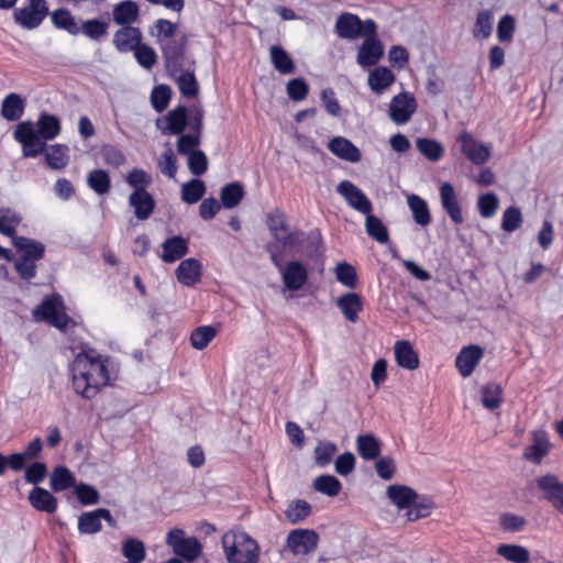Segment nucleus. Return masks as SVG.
<instances>
[{"instance_id": "obj_14", "label": "nucleus", "mask_w": 563, "mask_h": 563, "mask_svg": "<svg viewBox=\"0 0 563 563\" xmlns=\"http://www.w3.org/2000/svg\"><path fill=\"white\" fill-rule=\"evenodd\" d=\"M439 194L442 209L449 216L451 221L454 224H462L464 217L454 186L449 181H444L439 188Z\"/></svg>"}, {"instance_id": "obj_7", "label": "nucleus", "mask_w": 563, "mask_h": 563, "mask_svg": "<svg viewBox=\"0 0 563 563\" xmlns=\"http://www.w3.org/2000/svg\"><path fill=\"white\" fill-rule=\"evenodd\" d=\"M418 107L415 96L409 91H401L394 96L389 103V119L397 125L410 121Z\"/></svg>"}, {"instance_id": "obj_42", "label": "nucleus", "mask_w": 563, "mask_h": 563, "mask_svg": "<svg viewBox=\"0 0 563 563\" xmlns=\"http://www.w3.org/2000/svg\"><path fill=\"white\" fill-rule=\"evenodd\" d=\"M87 185L99 196L110 191L111 179L109 174L103 169H93L87 176Z\"/></svg>"}, {"instance_id": "obj_28", "label": "nucleus", "mask_w": 563, "mask_h": 563, "mask_svg": "<svg viewBox=\"0 0 563 563\" xmlns=\"http://www.w3.org/2000/svg\"><path fill=\"white\" fill-rule=\"evenodd\" d=\"M336 307L350 322H356L363 309L362 297L356 292H347L336 299Z\"/></svg>"}, {"instance_id": "obj_38", "label": "nucleus", "mask_w": 563, "mask_h": 563, "mask_svg": "<svg viewBox=\"0 0 563 563\" xmlns=\"http://www.w3.org/2000/svg\"><path fill=\"white\" fill-rule=\"evenodd\" d=\"M45 161L52 169L60 170L68 164V146L54 144L45 148Z\"/></svg>"}, {"instance_id": "obj_52", "label": "nucleus", "mask_w": 563, "mask_h": 563, "mask_svg": "<svg viewBox=\"0 0 563 563\" xmlns=\"http://www.w3.org/2000/svg\"><path fill=\"white\" fill-rule=\"evenodd\" d=\"M177 84L180 93L187 98H195L198 95L199 86L195 77L194 70L183 71L178 78Z\"/></svg>"}, {"instance_id": "obj_54", "label": "nucleus", "mask_w": 563, "mask_h": 563, "mask_svg": "<svg viewBox=\"0 0 563 563\" xmlns=\"http://www.w3.org/2000/svg\"><path fill=\"white\" fill-rule=\"evenodd\" d=\"M493 30V13L488 10H482L477 13L475 26L473 30L474 37L487 38Z\"/></svg>"}, {"instance_id": "obj_58", "label": "nucleus", "mask_w": 563, "mask_h": 563, "mask_svg": "<svg viewBox=\"0 0 563 563\" xmlns=\"http://www.w3.org/2000/svg\"><path fill=\"white\" fill-rule=\"evenodd\" d=\"M277 240V245L279 246L280 251L285 254V250L292 251L296 249H299L303 241H305V233L301 231H294L288 232L287 230L285 233H282Z\"/></svg>"}, {"instance_id": "obj_5", "label": "nucleus", "mask_w": 563, "mask_h": 563, "mask_svg": "<svg viewBox=\"0 0 563 563\" xmlns=\"http://www.w3.org/2000/svg\"><path fill=\"white\" fill-rule=\"evenodd\" d=\"M166 543L173 549L174 553L188 561H195L201 553L202 547L196 537L186 538L185 531L174 528L166 536Z\"/></svg>"}, {"instance_id": "obj_27", "label": "nucleus", "mask_w": 563, "mask_h": 563, "mask_svg": "<svg viewBox=\"0 0 563 563\" xmlns=\"http://www.w3.org/2000/svg\"><path fill=\"white\" fill-rule=\"evenodd\" d=\"M550 442L544 431H534L532 434V443L526 448L523 456L526 460L540 463L549 453Z\"/></svg>"}, {"instance_id": "obj_36", "label": "nucleus", "mask_w": 563, "mask_h": 563, "mask_svg": "<svg viewBox=\"0 0 563 563\" xmlns=\"http://www.w3.org/2000/svg\"><path fill=\"white\" fill-rule=\"evenodd\" d=\"M76 485L74 474L66 466H56L49 476V486L54 492H64Z\"/></svg>"}, {"instance_id": "obj_47", "label": "nucleus", "mask_w": 563, "mask_h": 563, "mask_svg": "<svg viewBox=\"0 0 563 563\" xmlns=\"http://www.w3.org/2000/svg\"><path fill=\"white\" fill-rule=\"evenodd\" d=\"M21 217L10 208H0V233L13 240Z\"/></svg>"}, {"instance_id": "obj_40", "label": "nucleus", "mask_w": 563, "mask_h": 563, "mask_svg": "<svg viewBox=\"0 0 563 563\" xmlns=\"http://www.w3.org/2000/svg\"><path fill=\"white\" fill-rule=\"evenodd\" d=\"M312 512L311 505L303 499L292 500L285 510L286 519L292 523H299L307 519Z\"/></svg>"}, {"instance_id": "obj_55", "label": "nucleus", "mask_w": 563, "mask_h": 563, "mask_svg": "<svg viewBox=\"0 0 563 563\" xmlns=\"http://www.w3.org/2000/svg\"><path fill=\"white\" fill-rule=\"evenodd\" d=\"M286 92L290 100L299 102L307 98L309 85L301 77L292 78L286 85Z\"/></svg>"}, {"instance_id": "obj_9", "label": "nucleus", "mask_w": 563, "mask_h": 563, "mask_svg": "<svg viewBox=\"0 0 563 563\" xmlns=\"http://www.w3.org/2000/svg\"><path fill=\"white\" fill-rule=\"evenodd\" d=\"M336 192L341 195L346 203L362 214L371 213L373 210L372 201L352 181L342 180L336 186Z\"/></svg>"}, {"instance_id": "obj_41", "label": "nucleus", "mask_w": 563, "mask_h": 563, "mask_svg": "<svg viewBox=\"0 0 563 563\" xmlns=\"http://www.w3.org/2000/svg\"><path fill=\"white\" fill-rule=\"evenodd\" d=\"M244 196L243 186L239 183L227 184L221 188L220 198L221 205L225 209H232L236 207Z\"/></svg>"}, {"instance_id": "obj_29", "label": "nucleus", "mask_w": 563, "mask_h": 563, "mask_svg": "<svg viewBox=\"0 0 563 563\" xmlns=\"http://www.w3.org/2000/svg\"><path fill=\"white\" fill-rule=\"evenodd\" d=\"M13 246L21 253V257L40 261L44 257L45 245L36 240L25 236H13Z\"/></svg>"}, {"instance_id": "obj_26", "label": "nucleus", "mask_w": 563, "mask_h": 563, "mask_svg": "<svg viewBox=\"0 0 563 563\" xmlns=\"http://www.w3.org/2000/svg\"><path fill=\"white\" fill-rule=\"evenodd\" d=\"M394 354L398 366L409 371L419 367V356L409 341H397L394 346Z\"/></svg>"}, {"instance_id": "obj_15", "label": "nucleus", "mask_w": 563, "mask_h": 563, "mask_svg": "<svg viewBox=\"0 0 563 563\" xmlns=\"http://www.w3.org/2000/svg\"><path fill=\"white\" fill-rule=\"evenodd\" d=\"M384 54V47L376 33L367 34L358 48L356 60L362 67H371L378 63Z\"/></svg>"}, {"instance_id": "obj_57", "label": "nucleus", "mask_w": 563, "mask_h": 563, "mask_svg": "<svg viewBox=\"0 0 563 563\" xmlns=\"http://www.w3.org/2000/svg\"><path fill=\"white\" fill-rule=\"evenodd\" d=\"M335 277L336 280L345 287L355 288L357 285L356 269L346 262H342L336 265Z\"/></svg>"}, {"instance_id": "obj_23", "label": "nucleus", "mask_w": 563, "mask_h": 563, "mask_svg": "<svg viewBox=\"0 0 563 563\" xmlns=\"http://www.w3.org/2000/svg\"><path fill=\"white\" fill-rule=\"evenodd\" d=\"M140 8L132 0H124L114 4L112 10V19L117 25L132 26L139 20Z\"/></svg>"}, {"instance_id": "obj_61", "label": "nucleus", "mask_w": 563, "mask_h": 563, "mask_svg": "<svg viewBox=\"0 0 563 563\" xmlns=\"http://www.w3.org/2000/svg\"><path fill=\"white\" fill-rule=\"evenodd\" d=\"M522 224V214L519 208L508 207L503 213L501 229L505 232H514Z\"/></svg>"}, {"instance_id": "obj_30", "label": "nucleus", "mask_w": 563, "mask_h": 563, "mask_svg": "<svg viewBox=\"0 0 563 563\" xmlns=\"http://www.w3.org/2000/svg\"><path fill=\"white\" fill-rule=\"evenodd\" d=\"M24 109V99L19 93L11 92L2 100L0 113L7 121L13 122L21 119Z\"/></svg>"}, {"instance_id": "obj_46", "label": "nucleus", "mask_w": 563, "mask_h": 563, "mask_svg": "<svg viewBox=\"0 0 563 563\" xmlns=\"http://www.w3.org/2000/svg\"><path fill=\"white\" fill-rule=\"evenodd\" d=\"M497 554L511 563H528L530 558L529 551L518 544H500Z\"/></svg>"}, {"instance_id": "obj_4", "label": "nucleus", "mask_w": 563, "mask_h": 563, "mask_svg": "<svg viewBox=\"0 0 563 563\" xmlns=\"http://www.w3.org/2000/svg\"><path fill=\"white\" fill-rule=\"evenodd\" d=\"M335 33L341 38L355 40L360 36L376 33V23L367 19L362 21L356 14L344 12L338 16Z\"/></svg>"}, {"instance_id": "obj_37", "label": "nucleus", "mask_w": 563, "mask_h": 563, "mask_svg": "<svg viewBox=\"0 0 563 563\" xmlns=\"http://www.w3.org/2000/svg\"><path fill=\"white\" fill-rule=\"evenodd\" d=\"M407 202L412 212L415 222L421 227L429 225L431 222V214L427 201L412 194L408 196Z\"/></svg>"}, {"instance_id": "obj_56", "label": "nucleus", "mask_w": 563, "mask_h": 563, "mask_svg": "<svg viewBox=\"0 0 563 563\" xmlns=\"http://www.w3.org/2000/svg\"><path fill=\"white\" fill-rule=\"evenodd\" d=\"M499 207V199L496 194H483L477 199L478 212L483 218H492L495 216Z\"/></svg>"}, {"instance_id": "obj_20", "label": "nucleus", "mask_w": 563, "mask_h": 563, "mask_svg": "<svg viewBox=\"0 0 563 563\" xmlns=\"http://www.w3.org/2000/svg\"><path fill=\"white\" fill-rule=\"evenodd\" d=\"M386 495L398 510H407L418 499V494L413 488L401 484L389 485Z\"/></svg>"}, {"instance_id": "obj_53", "label": "nucleus", "mask_w": 563, "mask_h": 563, "mask_svg": "<svg viewBox=\"0 0 563 563\" xmlns=\"http://www.w3.org/2000/svg\"><path fill=\"white\" fill-rule=\"evenodd\" d=\"M216 329L211 325H201L195 329L190 335V342L194 349L203 350L216 336Z\"/></svg>"}, {"instance_id": "obj_39", "label": "nucleus", "mask_w": 563, "mask_h": 563, "mask_svg": "<svg viewBox=\"0 0 563 563\" xmlns=\"http://www.w3.org/2000/svg\"><path fill=\"white\" fill-rule=\"evenodd\" d=\"M416 147L430 162H439L444 155L443 145L434 139L418 137L416 140Z\"/></svg>"}, {"instance_id": "obj_13", "label": "nucleus", "mask_w": 563, "mask_h": 563, "mask_svg": "<svg viewBox=\"0 0 563 563\" xmlns=\"http://www.w3.org/2000/svg\"><path fill=\"white\" fill-rule=\"evenodd\" d=\"M188 123L187 108L178 106L156 120V128L164 135L180 134Z\"/></svg>"}, {"instance_id": "obj_43", "label": "nucleus", "mask_w": 563, "mask_h": 563, "mask_svg": "<svg viewBox=\"0 0 563 563\" xmlns=\"http://www.w3.org/2000/svg\"><path fill=\"white\" fill-rule=\"evenodd\" d=\"M482 404L486 409L495 410L503 402V388L499 384L489 383L482 387Z\"/></svg>"}, {"instance_id": "obj_60", "label": "nucleus", "mask_w": 563, "mask_h": 563, "mask_svg": "<svg viewBox=\"0 0 563 563\" xmlns=\"http://www.w3.org/2000/svg\"><path fill=\"white\" fill-rule=\"evenodd\" d=\"M170 97H172V90L168 86H166V85L155 86L151 92L152 107L157 112H163L167 108Z\"/></svg>"}, {"instance_id": "obj_34", "label": "nucleus", "mask_w": 563, "mask_h": 563, "mask_svg": "<svg viewBox=\"0 0 563 563\" xmlns=\"http://www.w3.org/2000/svg\"><path fill=\"white\" fill-rule=\"evenodd\" d=\"M53 25L58 30H64L70 35H77L80 32L75 16L68 9L60 8L48 14Z\"/></svg>"}, {"instance_id": "obj_8", "label": "nucleus", "mask_w": 563, "mask_h": 563, "mask_svg": "<svg viewBox=\"0 0 563 563\" xmlns=\"http://www.w3.org/2000/svg\"><path fill=\"white\" fill-rule=\"evenodd\" d=\"M319 534L311 529H294L286 539L287 548L294 555H307L318 548Z\"/></svg>"}, {"instance_id": "obj_22", "label": "nucleus", "mask_w": 563, "mask_h": 563, "mask_svg": "<svg viewBox=\"0 0 563 563\" xmlns=\"http://www.w3.org/2000/svg\"><path fill=\"white\" fill-rule=\"evenodd\" d=\"M162 54L167 68L174 71L180 70L185 55V41L177 38L165 41L162 44Z\"/></svg>"}, {"instance_id": "obj_16", "label": "nucleus", "mask_w": 563, "mask_h": 563, "mask_svg": "<svg viewBox=\"0 0 563 563\" xmlns=\"http://www.w3.org/2000/svg\"><path fill=\"white\" fill-rule=\"evenodd\" d=\"M484 350L479 345L464 346L455 358V366L463 377H468L482 360Z\"/></svg>"}, {"instance_id": "obj_35", "label": "nucleus", "mask_w": 563, "mask_h": 563, "mask_svg": "<svg viewBox=\"0 0 563 563\" xmlns=\"http://www.w3.org/2000/svg\"><path fill=\"white\" fill-rule=\"evenodd\" d=\"M356 449L365 461L376 460L380 454V443L373 434H361L356 438Z\"/></svg>"}, {"instance_id": "obj_2", "label": "nucleus", "mask_w": 563, "mask_h": 563, "mask_svg": "<svg viewBox=\"0 0 563 563\" xmlns=\"http://www.w3.org/2000/svg\"><path fill=\"white\" fill-rule=\"evenodd\" d=\"M267 252L280 273L285 287L290 291L301 289L308 279V272L303 264L298 261L285 263V254L277 244H268Z\"/></svg>"}, {"instance_id": "obj_51", "label": "nucleus", "mask_w": 563, "mask_h": 563, "mask_svg": "<svg viewBox=\"0 0 563 563\" xmlns=\"http://www.w3.org/2000/svg\"><path fill=\"white\" fill-rule=\"evenodd\" d=\"M122 553L126 563H141L145 558L144 543L137 539H129L122 545Z\"/></svg>"}, {"instance_id": "obj_63", "label": "nucleus", "mask_w": 563, "mask_h": 563, "mask_svg": "<svg viewBox=\"0 0 563 563\" xmlns=\"http://www.w3.org/2000/svg\"><path fill=\"white\" fill-rule=\"evenodd\" d=\"M434 507L435 505L431 500L417 501L416 499L415 504L407 509L405 516L408 521H416L430 516Z\"/></svg>"}, {"instance_id": "obj_44", "label": "nucleus", "mask_w": 563, "mask_h": 563, "mask_svg": "<svg viewBox=\"0 0 563 563\" xmlns=\"http://www.w3.org/2000/svg\"><path fill=\"white\" fill-rule=\"evenodd\" d=\"M80 32L92 41H100L107 36L109 29V21H101L99 19L86 20L79 26Z\"/></svg>"}, {"instance_id": "obj_1", "label": "nucleus", "mask_w": 563, "mask_h": 563, "mask_svg": "<svg viewBox=\"0 0 563 563\" xmlns=\"http://www.w3.org/2000/svg\"><path fill=\"white\" fill-rule=\"evenodd\" d=\"M109 363L110 358L95 349H82L69 365L76 394L85 399H91L101 388L109 385L111 379Z\"/></svg>"}, {"instance_id": "obj_25", "label": "nucleus", "mask_w": 563, "mask_h": 563, "mask_svg": "<svg viewBox=\"0 0 563 563\" xmlns=\"http://www.w3.org/2000/svg\"><path fill=\"white\" fill-rule=\"evenodd\" d=\"M161 258L164 263H174L183 258L188 252V242L180 235L166 239L162 244Z\"/></svg>"}, {"instance_id": "obj_11", "label": "nucleus", "mask_w": 563, "mask_h": 563, "mask_svg": "<svg viewBox=\"0 0 563 563\" xmlns=\"http://www.w3.org/2000/svg\"><path fill=\"white\" fill-rule=\"evenodd\" d=\"M536 483L538 488L543 493V498L563 515V483L552 474L538 477Z\"/></svg>"}, {"instance_id": "obj_32", "label": "nucleus", "mask_w": 563, "mask_h": 563, "mask_svg": "<svg viewBox=\"0 0 563 563\" xmlns=\"http://www.w3.org/2000/svg\"><path fill=\"white\" fill-rule=\"evenodd\" d=\"M37 135L41 136L45 142L54 140L60 133V121L56 115L48 113H41L37 122Z\"/></svg>"}, {"instance_id": "obj_18", "label": "nucleus", "mask_w": 563, "mask_h": 563, "mask_svg": "<svg viewBox=\"0 0 563 563\" xmlns=\"http://www.w3.org/2000/svg\"><path fill=\"white\" fill-rule=\"evenodd\" d=\"M143 40V34L139 27L121 26L113 34L112 43L120 53L132 52Z\"/></svg>"}, {"instance_id": "obj_19", "label": "nucleus", "mask_w": 563, "mask_h": 563, "mask_svg": "<svg viewBox=\"0 0 563 563\" xmlns=\"http://www.w3.org/2000/svg\"><path fill=\"white\" fill-rule=\"evenodd\" d=\"M175 274L183 286L194 287L201 279L202 265L196 258H186L180 262Z\"/></svg>"}, {"instance_id": "obj_21", "label": "nucleus", "mask_w": 563, "mask_h": 563, "mask_svg": "<svg viewBox=\"0 0 563 563\" xmlns=\"http://www.w3.org/2000/svg\"><path fill=\"white\" fill-rule=\"evenodd\" d=\"M329 151L336 157L350 163L361 161V151L349 140L343 136H335L328 143Z\"/></svg>"}, {"instance_id": "obj_49", "label": "nucleus", "mask_w": 563, "mask_h": 563, "mask_svg": "<svg viewBox=\"0 0 563 563\" xmlns=\"http://www.w3.org/2000/svg\"><path fill=\"white\" fill-rule=\"evenodd\" d=\"M313 488L323 495L334 497L341 492L342 484L335 476L324 474L314 479Z\"/></svg>"}, {"instance_id": "obj_12", "label": "nucleus", "mask_w": 563, "mask_h": 563, "mask_svg": "<svg viewBox=\"0 0 563 563\" xmlns=\"http://www.w3.org/2000/svg\"><path fill=\"white\" fill-rule=\"evenodd\" d=\"M457 142L461 145L462 153L475 165L485 164L490 157V150L488 146L478 142L468 132H462L457 136Z\"/></svg>"}, {"instance_id": "obj_3", "label": "nucleus", "mask_w": 563, "mask_h": 563, "mask_svg": "<svg viewBox=\"0 0 563 563\" xmlns=\"http://www.w3.org/2000/svg\"><path fill=\"white\" fill-rule=\"evenodd\" d=\"M49 8L46 0H25L13 10V21L23 30H35L48 16Z\"/></svg>"}, {"instance_id": "obj_59", "label": "nucleus", "mask_w": 563, "mask_h": 563, "mask_svg": "<svg viewBox=\"0 0 563 563\" xmlns=\"http://www.w3.org/2000/svg\"><path fill=\"white\" fill-rule=\"evenodd\" d=\"M134 57L136 62L144 68L151 69L157 62V55L153 47L142 42L134 49Z\"/></svg>"}, {"instance_id": "obj_17", "label": "nucleus", "mask_w": 563, "mask_h": 563, "mask_svg": "<svg viewBox=\"0 0 563 563\" xmlns=\"http://www.w3.org/2000/svg\"><path fill=\"white\" fill-rule=\"evenodd\" d=\"M129 205L134 209L137 220H147L154 209L155 201L153 196L145 188H137L129 197Z\"/></svg>"}, {"instance_id": "obj_24", "label": "nucleus", "mask_w": 563, "mask_h": 563, "mask_svg": "<svg viewBox=\"0 0 563 563\" xmlns=\"http://www.w3.org/2000/svg\"><path fill=\"white\" fill-rule=\"evenodd\" d=\"M27 500L35 510L47 514L55 512L58 505L56 497L40 486H34L29 493Z\"/></svg>"}, {"instance_id": "obj_45", "label": "nucleus", "mask_w": 563, "mask_h": 563, "mask_svg": "<svg viewBox=\"0 0 563 563\" xmlns=\"http://www.w3.org/2000/svg\"><path fill=\"white\" fill-rule=\"evenodd\" d=\"M365 229L366 233L380 244L387 243L389 240L387 228L384 225L382 220L372 212L365 214Z\"/></svg>"}, {"instance_id": "obj_10", "label": "nucleus", "mask_w": 563, "mask_h": 563, "mask_svg": "<svg viewBox=\"0 0 563 563\" xmlns=\"http://www.w3.org/2000/svg\"><path fill=\"white\" fill-rule=\"evenodd\" d=\"M222 545L230 563H246V533L243 530L224 533Z\"/></svg>"}, {"instance_id": "obj_6", "label": "nucleus", "mask_w": 563, "mask_h": 563, "mask_svg": "<svg viewBox=\"0 0 563 563\" xmlns=\"http://www.w3.org/2000/svg\"><path fill=\"white\" fill-rule=\"evenodd\" d=\"M13 137L21 144L25 157H36L46 148V142L37 135L31 121L20 122Z\"/></svg>"}, {"instance_id": "obj_33", "label": "nucleus", "mask_w": 563, "mask_h": 563, "mask_svg": "<svg viewBox=\"0 0 563 563\" xmlns=\"http://www.w3.org/2000/svg\"><path fill=\"white\" fill-rule=\"evenodd\" d=\"M396 77L395 74L387 67L378 66L368 75V86L376 93H382L390 87Z\"/></svg>"}, {"instance_id": "obj_31", "label": "nucleus", "mask_w": 563, "mask_h": 563, "mask_svg": "<svg viewBox=\"0 0 563 563\" xmlns=\"http://www.w3.org/2000/svg\"><path fill=\"white\" fill-rule=\"evenodd\" d=\"M271 62L274 68L282 75H290L296 71V65L286 49L279 45L269 48Z\"/></svg>"}, {"instance_id": "obj_48", "label": "nucleus", "mask_w": 563, "mask_h": 563, "mask_svg": "<svg viewBox=\"0 0 563 563\" xmlns=\"http://www.w3.org/2000/svg\"><path fill=\"white\" fill-rule=\"evenodd\" d=\"M205 192V183L198 178H195L183 185L181 199L186 203L194 205L203 197Z\"/></svg>"}, {"instance_id": "obj_50", "label": "nucleus", "mask_w": 563, "mask_h": 563, "mask_svg": "<svg viewBox=\"0 0 563 563\" xmlns=\"http://www.w3.org/2000/svg\"><path fill=\"white\" fill-rule=\"evenodd\" d=\"M101 528V516L98 509L84 512L78 518V530L80 533L93 534L99 532Z\"/></svg>"}, {"instance_id": "obj_64", "label": "nucleus", "mask_w": 563, "mask_h": 563, "mask_svg": "<svg viewBox=\"0 0 563 563\" xmlns=\"http://www.w3.org/2000/svg\"><path fill=\"white\" fill-rule=\"evenodd\" d=\"M338 448L333 442H321L314 449V459L316 463L324 467L331 463L333 455L335 454Z\"/></svg>"}, {"instance_id": "obj_62", "label": "nucleus", "mask_w": 563, "mask_h": 563, "mask_svg": "<svg viewBox=\"0 0 563 563\" xmlns=\"http://www.w3.org/2000/svg\"><path fill=\"white\" fill-rule=\"evenodd\" d=\"M157 165L163 175L175 178L177 173V158L172 148H167L161 154Z\"/></svg>"}]
</instances>
